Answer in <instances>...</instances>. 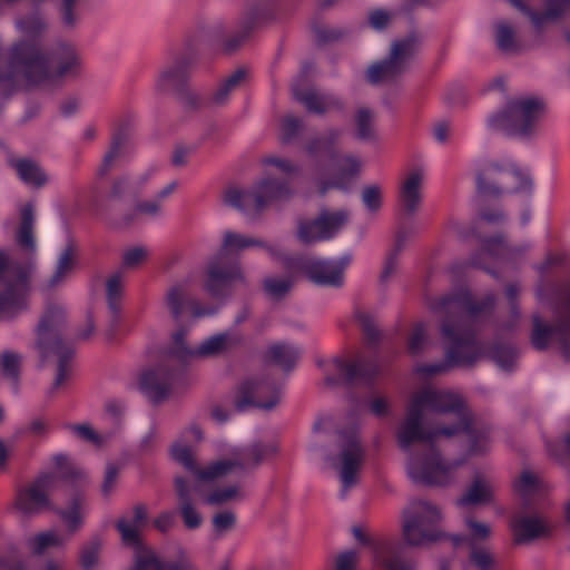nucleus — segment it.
Listing matches in <instances>:
<instances>
[{"instance_id": "1", "label": "nucleus", "mask_w": 570, "mask_h": 570, "mask_svg": "<svg viewBox=\"0 0 570 570\" xmlns=\"http://www.w3.org/2000/svg\"><path fill=\"white\" fill-rule=\"evenodd\" d=\"M470 413L458 393L424 387L413 394L396 441L402 451L410 452L406 471L414 483L444 487L453 481V472L463 461L446 463L434 446L460 435Z\"/></svg>"}, {"instance_id": "2", "label": "nucleus", "mask_w": 570, "mask_h": 570, "mask_svg": "<svg viewBox=\"0 0 570 570\" xmlns=\"http://www.w3.org/2000/svg\"><path fill=\"white\" fill-rule=\"evenodd\" d=\"M494 302L493 295H487L480 302L473 303L463 292L430 297L428 299L430 311L444 315L441 332L450 346L445 352V361L417 365L415 372L424 376H433L444 374L455 366H472L484 354V348L475 341L470 318L491 311Z\"/></svg>"}, {"instance_id": "3", "label": "nucleus", "mask_w": 570, "mask_h": 570, "mask_svg": "<svg viewBox=\"0 0 570 570\" xmlns=\"http://www.w3.org/2000/svg\"><path fill=\"white\" fill-rule=\"evenodd\" d=\"M13 59L28 85L55 86L61 78L77 73L80 58L73 48L63 46L57 57V68L49 67L48 57L35 42L13 43Z\"/></svg>"}, {"instance_id": "4", "label": "nucleus", "mask_w": 570, "mask_h": 570, "mask_svg": "<svg viewBox=\"0 0 570 570\" xmlns=\"http://www.w3.org/2000/svg\"><path fill=\"white\" fill-rule=\"evenodd\" d=\"M294 189L287 179H279L267 171L248 188L228 186L223 193L225 205L246 215L259 216L267 208L292 199Z\"/></svg>"}, {"instance_id": "5", "label": "nucleus", "mask_w": 570, "mask_h": 570, "mask_svg": "<svg viewBox=\"0 0 570 570\" xmlns=\"http://www.w3.org/2000/svg\"><path fill=\"white\" fill-rule=\"evenodd\" d=\"M278 452L279 448L276 443L257 442L245 448L234 459L220 460L209 464L207 468H199L195 454L189 446L177 443L171 449L173 459L199 480H204V482L224 476L235 469H254L264 460L277 455Z\"/></svg>"}, {"instance_id": "6", "label": "nucleus", "mask_w": 570, "mask_h": 570, "mask_svg": "<svg viewBox=\"0 0 570 570\" xmlns=\"http://www.w3.org/2000/svg\"><path fill=\"white\" fill-rule=\"evenodd\" d=\"M442 509L425 499L411 500L402 511V535L407 546L423 547L444 539L439 524Z\"/></svg>"}, {"instance_id": "7", "label": "nucleus", "mask_w": 570, "mask_h": 570, "mask_svg": "<svg viewBox=\"0 0 570 570\" xmlns=\"http://www.w3.org/2000/svg\"><path fill=\"white\" fill-rule=\"evenodd\" d=\"M364 456V449L354 428L338 431L334 438L333 449L324 453L325 461L338 474L345 490L358 482Z\"/></svg>"}, {"instance_id": "8", "label": "nucleus", "mask_w": 570, "mask_h": 570, "mask_svg": "<svg viewBox=\"0 0 570 570\" xmlns=\"http://www.w3.org/2000/svg\"><path fill=\"white\" fill-rule=\"evenodd\" d=\"M544 112L543 100L535 97L515 98L490 118V126L509 135L529 136L534 132Z\"/></svg>"}, {"instance_id": "9", "label": "nucleus", "mask_w": 570, "mask_h": 570, "mask_svg": "<svg viewBox=\"0 0 570 570\" xmlns=\"http://www.w3.org/2000/svg\"><path fill=\"white\" fill-rule=\"evenodd\" d=\"M28 274L0 249V316L11 318L28 307Z\"/></svg>"}, {"instance_id": "10", "label": "nucleus", "mask_w": 570, "mask_h": 570, "mask_svg": "<svg viewBox=\"0 0 570 570\" xmlns=\"http://www.w3.org/2000/svg\"><path fill=\"white\" fill-rule=\"evenodd\" d=\"M422 37L416 31H411L404 38L392 42L389 57L372 65L366 72L367 80L373 83L390 82L403 75L409 61L416 52Z\"/></svg>"}, {"instance_id": "11", "label": "nucleus", "mask_w": 570, "mask_h": 570, "mask_svg": "<svg viewBox=\"0 0 570 570\" xmlns=\"http://www.w3.org/2000/svg\"><path fill=\"white\" fill-rule=\"evenodd\" d=\"M531 343L537 350H544L552 342L559 344L562 354L570 357V291L567 292L556 311V323L549 325L539 315L532 317Z\"/></svg>"}, {"instance_id": "12", "label": "nucleus", "mask_w": 570, "mask_h": 570, "mask_svg": "<svg viewBox=\"0 0 570 570\" xmlns=\"http://www.w3.org/2000/svg\"><path fill=\"white\" fill-rule=\"evenodd\" d=\"M350 261V256H344L337 261L299 256L293 261L292 267L303 273L315 285L341 287L344 284L345 271Z\"/></svg>"}, {"instance_id": "13", "label": "nucleus", "mask_w": 570, "mask_h": 570, "mask_svg": "<svg viewBox=\"0 0 570 570\" xmlns=\"http://www.w3.org/2000/svg\"><path fill=\"white\" fill-rule=\"evenodd\" d=\"M348 217L350 214L345 209H322L315 218L298 219L296 237L304 245L330 239L347 223Z\"/></svg>"}, {"instance_id": "14", "label": "nucleus", "mask_w": 570, "mask_h": 570, "mask_svg": "<svg viewBox=\"0 0 570 570\" xmlns=\"http://www.w3.org/2000/svg\"><path fill=\"white\" fill-rule=\"evenodd\" d=\"M525 178L513 167L489 163L476 173V187L483 195L513 193L523 188Z\"/></svg>"}, {"instance_id": "15", "label": "nucleus", "mask_w": 570, "mask_h": 570, "mask_svg": "<svg viewBox=\"0 0 570 570\" xmlns=\"http://www.w3.org/2000/svg\"><path fill=\"white\" fill-rule=\"evenodd\" d=\"M281 401V389L263 377H253L244 381L235 397V407L239 411L248 406L271 411Z\"/></svg>"}, {"instance_id": "16", "label": "nucleus", "mask_w": 570, "mask_h": 570, "mask_svg": "<svg viewBox=\"0 0 570 570\" xmlns=\"http://www.w3.org/2000/svg\"><path fill=\"white\" fill-rule=\"evenodd\" d=\"M65 323V311L61 306L48 305L46 307L36 330V348L42 358L49 357L53 350L67 346L61 341Z\"/></svg>"}, {"instance_id": "17", "label": "nucleus", "mask_w": 570, "mask_h": 570, "mask_svg": "<svg viewBox=\"0 0 570 570\" xmlns=\"http://www.w3.org/2000/svg\"><path fill=\"white\" fill-rule=\"evenodd\" d=\"M244 281L245 277L238 263H228L227 257L218 253L209 261L205 288L212 296H225L235 283Z\"/></svg>"}, {"instance_id": "18", "label": "nucleus", "mask_w": 570, "mask_h": 570, "mask_svg": "<svg viewBox=\"0 0 570 570\" xmlns=\"http://www.w3.org/2000/svg\"><path fill=\"white\" fill-rule=\"evenodd\" d=\"M57 490L58 478L53 474H42L19 492L16 508L24 515L39 513L50 507L49 497Z\"/></svg>"}, {"instance_id": "19", "label": "nucleus", "mask_w": 570, "mask_h": 570, "mask_svg": "<svg viewBox=\"0 0 570 570\" xmlns=\"http://www.w3.org/2000/svg\"><path fill=\"white\" fill-rule=\"evenodd\" d=\"M195 481H190L184 475L174 478V491L178 503V511L184 525L189 530L198 529L203 524V515L196 508V495L200 492L199 480L188 471Z\"/></svg>"}, {"instance_id": "20", "label": "nucleus", "mask_w": 570, "mask_h": 570, "mask_svg": "<svg viewBox=\"0 0 570 570\" xmlns=\"http://www.w3.org/2000/svg\"><path fill=\"white\" fill-rule=\"evenodd\" d=\"M148 507L138 502L117 520L116 528L120 533L122 544L129 548L142 544L140 532L148 522Z\"/></svg>"}, {"instance_id": "21", "label": "nucleus", "mask_w": 570, "mask_h": 570, "mask_svg": "<svg viewBox=\"0 0 570 570\" xmlns=\"http://www.w3.org/2000/svg\"><path fill=\"white\" fill-rule=\"evenodd\" d=\"M191 56L180 55L165 66L156 80V88L160 92L175 94L188 85L189 71L193 67Z\"/></svg>"}, {"instance_id": "22", "label": "nucleus", "mask_w": 570, "mask_h": 570, "mask_svg": "<svg viewBox=\"0 0 570 570\" xmlns=\"http://www.w3.org/2000/svg\"><path fill=\"white\" fill-rule=\"evenodd\" d=\"M293 96L308 112L323 115L325 112L342 111L344 109V102L340 97L320 94L312 87L299 88L298 86H294Z\"/></svg>"}, {"instance_id": "23", "label": "nucleus", "mask_w": 570, "mask_h": 570, "mask_svg": "<svg viewBox=\"0 0 570 570\" xmlns=\"http://www.w3.org/2000/svg\"><path fill=\"white\" fill-rule=\"evenodd\" d=\"M174 379V371L168 364H159L142 373L140 386L155 402L167 397Z\"/></svg>"}, {"instance_id": "24", "label": "nucleus", "mask_w": 570, "mask_h": 570, "mask_svg": "<svg viewBox=\"0 0 570 570\" xmlns=\"http://www.w3.org/2000/svg\"><path fill=\"white\" fill-rule=\"evenodd\" d=\"M508 1L515 9L524 13L538 31H541L548 23L559 19L570 9V0H547V8L541 13L531 10L522 0Z\"/></svg>"}, {"instance_id": "25", "label": "nucleus", "mask_w": 570, "mask_h": 570, "mask_svg": "<svg viewBox=\"0 0 570 570\" xmlns=\"http://www.w3.org/2000/svg\"><path fill=\"white\" fill-rule=\"evenodd\" d=\"M342 134V129L332 127L320 135L311 137L304 145L306 155L316 160H334L337 157L336 145Z\"/></svg>"}, {"instance_id": "26", "label": "nucleus", "mask_w": 570, "mask_h": 570, "mask_svg": "<svg viewBox=\"0 0 570 570\" xmlns=\"http://www.w3.org/2000/svg\"><path fill=\"white\" fill-rule=\"evenodd\" d=\"M249 80V71L247 68L240 67L224 77L208 98L209 107L219 108L225 106L232 94L247 85Z\"/></svg>"}, {"instance_id": "27", "label": "nucleus", "mask_w": 570, "mask_h": 570, "mask_svg": "<svg viewBox=\"0 0 570 570\" xmlns=\"http://www.w3.org/2000/svg\"><path fill=\"white\" fill-rule=\"evenodd\" d=\"M514 542L528 544L549 533V525L543 518L537 515H520L511 523Z\"/></svg>"}, {"instance_id": "28", "label": "nucleus", "mask_w": 570, "mask_h": 570, "mask_svg": "<svg viewBox=\"0 0 570 570\" xmlns=\"http://www.w3.org/2000/svg\"><path fill=\"white\" fill-rule=\"evenodd\" d=\"M239 342L240 340L236 336H233L228 333H220L210 336L195 350L190 347H183L180 352L183 355H194V357H216L227 353L236 345H238Z\"/></svg>"}, {"instance_id": "29", "label": "nucleus", "mask_w": 570, "mask_h": 570, "mask_svg": "<svg viewBox=\"0 0 570 570\" xmlns=\"http://www.w3.org/2000/svg\"><path fill=\"white\" fill-rule=\"evenodd\" d=\"M264 247L271 255L278 256L281 250L277 246L266 244L264 240L242 235L234 232H226L224 234L222 247L218 254L228 257L233 253L246 249L248 247Z\"/></svg>"}, {"instance_id": "30", "label": "nucleus", "mask_w": 570, "mask_h": 570, "mask_svg": "<svg viewBox=\"0 0 570 570\" xmlns=\"http://www.w3.org/2000/svg\"><path fill=\"white\" fill-rule=\"evenodd\" d=\"M422 184L423 173L419 169L411 171L402 183L400 202L407 215H413L420 207Z\"/></svg>"}, {"instance_id": "31", "label": "nucleus", "mask_w": 570, "mask_h": 570, "mask_svg": "<svg viewBox=\"0 0 570 570\" xmlns=\"http://www.w3.org/2000/svg\"><path fill=\"white\" fill-rule=\"evenodd\" d=\"M9 165L18 177L28 186L41 188L48 181V176L41 166L31 158H10Z\"/></svg>"}, {"instance_id": "32", "label": "nucleus", "mask_w": 570, "mask_h": 570, "mask_svg": "<svg viewBox=\"0 0 570 570\" xmlns=\"http://www.w3.org/2000/svg\"><path fill=\"white\" fill-rule=\"evenodd\" d=\"M35 220L33 205H23L20 209V223L16 232V243L19 247L29 253H33L36 249Z\"/></svg>"}, {"instance_id": "33", "label": "nucleus", "mask_w": 570, "mask_h": 570, "mask_svg": "<svg viewBox=\"0 0 570 570\" xmlns=\"http://www.w3.org/2000/svg\"><path fill=\"white\" fill-rule=\"evenodd\" d=\"M468 435V454L470 456L481 455L490 448V430L485 425L476 423L472 413L468 415V426L461 430Z\"/></svg>"}, {"instance_id": "34", "label": "nucleus", "mask_w": 570, "mask_h": 570, "mask_svg": "<svg viewBox=\"0 0 570 570\" xmlns=\"http://www.w3.org/2000/svg\"><path fill=\"white\" fill-rule=\"evenodd\" d=\"M362 161L358 157L346 156L343 159L341 176L338 179L333 181H318L317 187L320 194L325 195L331 188L346 189L348 183L355 178L361 171Z\"/></svg>"}, {"instance_id": "35", "label": "nucleus", "mask_w": 570, "mask_h": 570, "mask_svg": "<svg viewBox=\"0 0 570 570\" xmlns=\"http://www.w3.org/2000/svg\"><path fill=\"white\" fill-rule=\"evenodd\" d=\"M495 28V43L500 51L507 55H518L524 50L515 29L507 21H498Z\"/></svg>"}, {"instance_id": "36", "label": "nucleus", "mask_w": 570, "mask_h": 570, "mask_svg": "<svg viewBox=\"0 0 570 570\" xmlns=\"http://www.w3.org/2000/svg\"><path fill=\"white\" fill-rule=\"evenodd\" d=\"M299 357V351L295 346L286 343H274L265 352V360L285 371L294 367Z\"/></svg>"}, {"instance_id": "37", "label": "nucleus", "mask_w": 570, "mask_h": 570, "mask_svg": "<svg viewBox=\"0 0 570 570\" xmlns=\"http://www.w3.org/2000/svg\"><path fill=\"white\" fill-rule=\"evenodd\" d=\"M493 494L492 484L484 478L476 476L466 492L459 499L461 507L484 504L491 501Z\"/></svg>"}, {"instance_id": "38", "label": "nucleus", "mask_w": 570, "mask_h": 570, "mask_svg": "<svg viewBox=\"0 0 570 570\" xmlns=\"http://www.w3.org/2000/svg\"><path fill=\"white\" fill-rule=\"evenodd\" d=\"M127 142L128 134L125 130H118L115 132L110 142V147L97 169V176L99 178H105L114 168L116 160L122 156Z\"/></svg>"}, {"instance_id": "39", "label": "nucleus", "mask_w": 570, "mask_h": 570, "mask_svg": "<svg viewBox=\"0 0 570 570\" xmlns=\"http://www.w3.org/2000/svg\"><path fill=\"white\" fill-rule=\"evenodd\" d=\"M18 69V63L13 59V46L7 57L0 52V92H6L19 81H24L23 73Z\"/></svg>"}, {"instance_id": "40", "label": "nucleus", "mask_w": 570, "mask_h": 570, "mask_svg": "<svg viewBox=\"0 0 570 570\" xmlns=\"http://www.w3.org/2000/svg\"><path fill=\"white\" fill-rule=\"evenodd\" d=\"M464 523L468 530L465 537L455 535L452 538L454 544L469 543L473 547L478 542L487 541L492 533L491 525L485 522L478 521L472 517H466Z\"/></svg>"}, {"instance_id": "41", "label": "nucleus", "mask_w": 570, "mask_h": 570, "mask_svg": "<svg viewBox=\"0 0 570 570\" xmlns=\"http://www.w3.org/2000/svg\"><path fill=\"white\" fill-rule=\"evenodd\" d=\"M85 498L76 494L66 509L59 510V515L70 533H75L82 525Z\"/></svg>"}, {"instance_id": "42", "label": "nucleus", "mask_w": 570, "mask_h": 570, "mask_svg": "<svg viewBox=\"0 0 570 570\" xmlns=\"http://www.w3.org/2000/svg\"><path fill=\"white\" fill-rule=\"evenodd\" d=\"M135 566L132 570H167V562L147 546L135 547Z\"/></svg>"}, {"instance_id": "43", "label": "nucleus", "mask_w": 570, "mask_h": 570, "mask_svg": "<svg viewBox=\"0 0 570 570\" xmlns=\"http://www.w3.org/2000/svg\"><path fill=\"white\" fill-rule=\"evenodd\" d=\"M161 204L156 199L139 200L126 214L121 220L125 225H131L142 217H156L161 213Z\"/></svg>"}, {"instance_id": "44", "label": "nucleus", "mask_w": 570, "mask_h": 570, "mask_svg": "<svg viewBox=\"0 0 570 570\" xmlns=\"http://www.w3.org/2000/svg\"><path fill=\"white\" fill-rule=\"evenodd\" d=\"M304 130V120L299 117L288 114L281 119L278 137L282 144L291 145L302 136Z\"/></svg>"}, {"instance_id": "45", "label": "nucleus", "mask_w": 570, "mask_h": 570, "mask_svg": "<svg viewBox=\"0 0 570 570\" xmlns=\"http://www.w3.org/2000/svg\"><path fill=\"white\" fill-rule=\"evenodd\" d=\"M73 350L70 346H62L58 350H53V352L50 353V355H57L58 357V368H57V375L55 377V381L52 383L51 392L61 387L66 381L70 377L71 367L70 362L73 357Z\"/></svg>"}, {"instance_id": "46", "label": "nucleus", "mask_w": 570, "mask_h": 570, "mask_svg": "<svg viewBox=\"0 0 570 570\" xmlns=\"http://www.w3.org/2000/svg\"><path fill=\"white\" fill-rule=\"evenodd\" d=\"M77 257L76 247L69 244L61 253L55 274L49 281V286L55 287L60 284L67 275L73 269Z\"/></svg>"}, {"instance_id": "47", "label": "nucleus", "mask_w": 570, "mask_h": 570, "mask_svg": "<svg viewBox=\"0 0 570 570\" xmlns=\"http://www.w3.org/2000/svg\"><path fill=\"white\" fill-rule=\"evenodd\" d=\"M513 487L514 491L523 498L538 493L544 488L540 475L531 470H523L520 476L514 481Z\"/></svg>"}, {"instance_id": "48", "label": "nucleus", "mask_w": 570, "mask_h": 570, "mask_svg": "<svg viewBox=\"0 0 570 570\" xmlns=\"http://www.w3.org/2000/svg\"><path fill=\"white\" fill-rule=\"evenodd\" d=\"M18 27L27 38H30L22 39V41L35 42L38 46L35 38L45 33L48 24L42 16L39 13H31L20 19L18 21ZM19 42H21V40Z\"/></svg>"}, {"instance_id": "49", "label": "nucleus", "mask_w": 570, "mask_h": 570, "mask_svg": "<svg viewBox=\"0 0 570 570\" xmlns=\"http://www.w3.org/2000/svg\"><path fill=\"white\" fill-rule=\"evenodd\" d=\"M124 292V275L120 272L111 274L106 281V296L109 309L118 315Z\"/></svg>"}, {"instance_id": "50", "label": "nucleus", "mask_w": 570, "mask_h": 570, "mask_svg": "<svg viewBox=\"0 0 570 570\" xmlns=\"http://www.w3.org/2000/svg\"><path fill=\"white\" fill-rule=\"evenodd\" d=\"M63 543V539L55 531L41 532L28 540V547L31 553L36 556L43 554L49 548L62 547Z\"/></svg>"}, {"instance_id": "51", "label": "nucleus", "mask_w": 570, "mask_h": 570, "mask_svg": "<svg viewBox=\"0 0 570 570\" xmlns=\"http://www.w3.org/2000/svg\"><path fill=\"white\" fill-rule=\"evenodd\" d=\"M356 137L361 140H372L375 137L374 114L367 107H360L354 116Z\"/></svg>"}, {"instance_id": "52", "label": "nucleus", "mask_w": 570, "mask_h": 570, "mask_svg": "<svg viewBox=\"0 0 570 570\" xmlns=\"http://www.w3.org/2000/svg\"><path fill=\"white\" fill-rule=\"evenodd\" d=\"M22 356L12 351H4L0 355V370L2 376L12 384L18 385Z\"/></svg>"}, {"instance_id": "53", "label": "nucleus", "mask_w": 570, "mask_h": 570, "mask_svg": "<svg viewBox=\"0 0 570 570\" xmlns=\"http://www.w3.org/2000/svg\"><path fill=\"white\" fill-rule=\"evenodd\" d=\"M187 302V292L184 285L176 284L168 288L165 297L166 307L175 320H179Z\"/></svg>"}, {"instance_id": "54", "label": "nucleus", "mask_w": 570, "mask_h": 570, "mask_svg": "<svg viewBox=\"0 0 570 570\" xmlns=\"http://www.w3.org/2000/svg\"><path fill=\"white\" fill-rule=\"evenodd\" d=\"M271 17L267 16V10L262 8L250 7L242 17L238 28L243 35L250 36L254 31L259 29Z\"/></svg>"}, {"instance_id": "55", "label": "nucleus", "mask_w": 570, "mask_h": 570, "mask_svg": "<svg viewBox=\"0 0 570 570\" xmlns=\"http://www.w3.org/2000/svg\"><path fill=\"white\" fill-rule=\"evenodd\" d=\"M53 464L57 469V474L52 473L58 478V489L60 488L61 481L79 480L83 476V473L78 469L68 456L63 454H57L53 456Z\"/></svg>"}, {"instance_id": "56", "label": "nucleus", "mask_w": 570, "mask_h": 570, "mask_svg": "<svg viewBox=\"0 0 570 570\" xmlns=\"http://www.w3.org/2000/svg\"><path fill=\"white\" fill-rule=\"evenodd\" d=\"M261 163L266 169L275 168L288 177L297 176L301 173V166L288 158L268 155L263 157Z\"/></svg>"}, {"instance_id": "57", "label": "nucleus", "mask_w": 570, "mask_h": 570, "mask_svg": "<svg viewBox=\"0 0 570 570\" xmlns=\"http://www.w3.org/2000/svg\"><path fill=\"white\" fill-rule=\"evenodd\" d=\"M429 344L426 325L424 323H417L413 326L409 340L407 351L411 355L421 354Z\"/></svg>"}, {"instance_id": "58", "label": "nucleus", "mask_w": 570, "mask_h": 570, "mask_svg": "<svg viewBox=\"0 0 570 570\" xmlns=\"http://www.w3.org/2000/svg\"><path fill=\"white\" fill-rule=\"evenodd\" d=\"M101 550V541L94 539L86 543L79 556V562L83 570H94L99 562V554Z\"/></svg>"}, {"instance_id": "59", "label": "nucleus", "mask_w": 570, "mask_h": 570, "mask_svg": "<svg viewBox=\"0 0 570 570\" xmlns=\"http://www.w3.org/2000/svg\"><path fill=\"white\" fill-rule=\"evenodd\" d=\"M266 294L274 298H283L292 288L293 281L288 277H266L263 282Z\"/></svg>"}, {"instance_id": "60", "label": "nucleus", "mask_w": 570, "mask_h": 570, "mask_svg": "<svg viewBox=\"0 0 570 570\" xmlns=\"http://www.w3.org/2000/svg\"><path fill=\"white\" fill-rule=\"evenodd\" d=\"M507 246L502 237L487 239L482 245L481 252L472 258L471 264L474 266H482L481 256L489 255L491 257H499L504 255Z\"/></svg>"}, {"instance_id": "61", "label": "nucleus", "mask_w": 570, "mask_h": 570, "mask_svg": "<svg viewBox=\"0 0 570 570\" xmlns=\"http://www.w3.org/2000/svg\"><path fill=\"white\" fill-rule=\"evenodd\" d=\"M491 357L503 370H510L517 356L514 347L511 345H494L490 351Z\"/></svg>"}, {"instance_id": "62", "label": "nucleus", "mask_w": 570, "mask_h": 570, "mask_svg": "<svg viewBox=\"0 0 570 570\" xmlns=\"http://www.w3.org/2000/svg\"><path fill=\"white\" fill-rule=\"evenodd\" d=\"M242 497L240 489L238 485H229L223 489L213 491L207 497V502L214 505H220L233 500H237Z\"/></svg>"}, {"instance_id": "63", "label": "nucleus", "mask_w": 570, "mask_h": 570, "mask_svg": "<svg viewBox=\"0 0 570 570\" xmlns=\"http://www.w3.org/2000/svg\"><path fill=\"white\" fill-rule=\"evenodd\" d=\"M148 257V249L144 246L128 248L122 254V267L134 269L142 264Z\"/></svg>"}, {"instance_id": "64", "label": "nucleus", "mask_w": 570, "mask_h": 570, "mask_svg": "<svg viewBox=\"0 0 570 570\" xmlns=\"http://www.w3.org/2000/svg\"><path fill=\"white\" fill-rule=\"evenodd\" d=\"M213 529L216 535L220 537L230 531L236 523V515L232 511H223L213 517Z\"/></svg>"}]
</instances>
